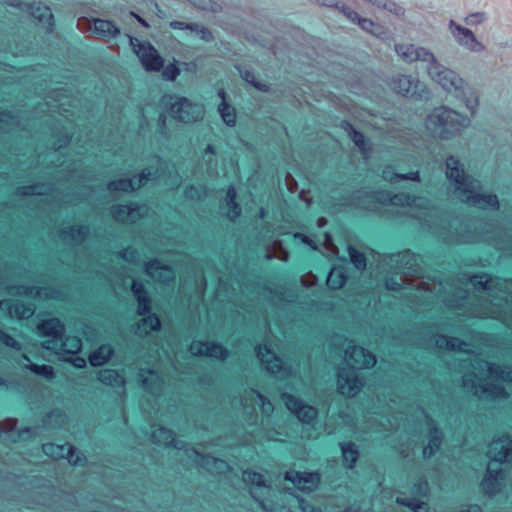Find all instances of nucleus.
Instances as JSON below:
<instances>
[{
	"label": "nucleus",
	"instance_id": "f257e3e1",
	"mask_svg": "<svg viewBox=\"0 0 512 512\" xmlns=\"http://www.w3.org/2000/svg\"><path fill=\"white\" fill-rule=\"evenodd\" d=\"M472 362V359H469ZM473 372L463 376V386L479 398H507L505 388L497 381L512 382V370L477 357L473 359Z\"/></svg>",
	"mask_w": 512,
	"mask_h": 512
},
{
	"label": "nucleus",
	"instance_id": "f03ea898",
	"mask_svg": "<svg viewBox=\"0 0 512 512\" xmlns=\"http://www.w3.org/2000/svg\"><path fill=\"white\" fill-rule=\"evenodd\" d=\"M345 362L350 368H342L338 373V390L346 397H354L362 388L363 381L356 369L373 367L375 356L359 346H348L345 351Z\"/></svg>",
	"mask_w": 512,
	"mask_h": 512
},
{
	"label": "nucleus",
	"instance_id": "7ed1b4c3",
	"mask_svg": "<svg viewBox=\"0 0 512 512\" xmlns=\"http://www.w3.org/2000/svg\"><path fill=\"white\" fill-rule=\"evenodd\" d=\"M460 162H447V178L454 183L455 190L459 193L461 201L482 209H498L499 202L496 195L480 194V182L464 173L458 167Z\"/></svg>",
	"mask_w": 512,
	"mask_h": 512
},
{
	"label": "nucleus",
	"instance_id": "20e7f679",
	"mask_svg": "<svg viewBox=\"0 0 512 512\" xmlns=\"http://www.w3.org/2000/svg\"><path fill=\"white\" fill-rule=\"evenodd\" d=\"M470 119L445 106L435 108L426 118V129L434 138L450 140L470 126Z\"/></svg>",
	"mask_w": 512,
	"mask_h": 512
},
{
	"label": "nucleus",
	"instance_id": "39448f33",
	"mask_svg": "<svg viewBox=\"0 0 512 512\" xmlns=\"http://www.w3.org/2000/svg\"><path fill=\"white\" fill-rule=\"evenodd\" d=\"M431 79L437 82L447 93L465 103L466 108L474 114L478 106V98L470 90L465 81L453 70L439 64L434 57L427 67Z\"/></svg>",
	"mask_w": 512,
	"mask_h": 512
},
{
	"label": "nucleus",
	"instance_id": "423d86ee",
	"mask_svg": "<svg viewBox=\"0 0 512 512\" xmlns=\"http://www.w3.org/2000/svg\"><path fill=\"white\" fill-rule=\"evenodd\" d=\"M488 457L491 462L487 467V473L481 483L482 490L485 494L494 495L502 485L504 472L494 465L501 464L512 460V439L509 436H503L497 440H493L489 445Z\"/></svg>",
	"mask_w": 512,
	"mask_h": 512
},
{
	"label": "nucleus",
	"instance_id": "0eeeda50",
	"mask_svg": "<svg viewBox=\"0 0 512 512\" xmlns=\"http://www.w3.org/2000/svg\"><path fill=\"white\" fill-rule=\"evenodd\" d=\"M162 103L171 118L182 123H194L203 118V105L194 103L186 97L164 95Z\"/></svg>",
	"mask_w": 512,
	"mask_h": 512
},
{
	"label": "nucleus",
	"instance_id": "6e6552de",
	"mask_svg": "<svg viewBox=\"0 0 512 512\" xmlns=\"http://www.w3.org/2000/svg\"><path fill=\"white\" fill-rule=\"evenodd\" d=\"M389 203L395 206L407 207L412 217L428 222L435 210L430 207V201L424 197L411 196L406 193L395 194L389 197Z\"/></svg>",
	"mask_w": 512,
	"mask_h": 512
},
{
	"label": "nucleus",
	"instance_id": "1a4fd4ad",
	"mask_svg": "<svg viewBox=\"0 0 512 512\" xmlns=\"http://www.w3.org/2000/svg\"><path fill=\"white\" fill-rule=\"evenodd\" d=\"M7 4L23 14L32 16L46 32L51 33L54 30L55 21L50 7L40 2L27 3L20 0H9Z\"/></svg>",
	"mask_w": 512,
	"mask_h": 512
},
{
	"label": "nucleus",
	"instance_id": "9d476101",
	"mask_svg": "<svg viewBox=\"0 0 512 512\" xmlns=\"http://www.w3.org/2000/svg\"><path fill=\"white\" fill-rule=\"evenodd\" d=\"M130 45L146 71L159 72L163 68V58L149 42H141L131 37Z\"/></svg>",
	"mask_w": 512,
	"mask_h": 512
},
{
	"label": "nucleus",
	"instance_id": "9b49d317",
	"mask_svg": "<svg viewBox=\"0 0 512 512\" xmlns=\"http://www.w3.org/2000/svg\"><path fill=\"white\" fill-rule=\"evenodd\" d=\"M256 353L265 369L271 374L281 379L288 378L293 374V369L285 366L283 360L277 357L266 345L258 346Z\"/></svg>",
	"mask_w": 512,
	"mask_h": 512
},
{
	"label": "nucleus",
	"instance_id": "f8f14e48",
	"mask_svg": "<svg viewBox=\"0 0 512 512\" xmlns=\"http://www.w3.org/2000/svg\"><path fill=\"white\" fill-rule=\"evenodd\" d=\"M392 89L405 97L425 98L427 91L425 85L412 76L399 75L391 82Z\"/></svg>",
	"mask_w": 512,
	"mask_h": 512
},
{
	"label": "nucleus",
	"instance_id": "ddd939ff",
	"mask_svg": "<svg viewBox=\"0 0 512 512\" xmlns=\"http://www.w3.org/2000/svg\"><path fill=\"white\" fill-rule=\"evenodd\" d=\"M43 347L47 350L53 351L64 359V357L73 356L80 352L82 342L81 339L76 336H67L65 338L61 336L56 340H46L43 343Z\"/></svg>",
	"mask_w": 512,
	"mask_h": 512
},
{
	"label": "nucleus",
	"instance_id": "4468645a",
	"mask_svg": "<svg viewBox=\"0 0 512 512\" xmlns=\"http://www.w3.org/2000/svg\"><path fill=\"white\" fill-rule=\"evenodd\" d=\"M42 450L53 459H67L73 465H81L85 461V457L70 444L46 443L43 444Z\"/></svg>",
	"mask_w": 512,
	"mask_h": 512
},
{
	"label": "nucleus",
	"instance_id": "2eb2a0df",
	"mask_svg": "<svg viewBox=\"0 0 512 512\" xmlns=\"http://www.w3.org/2000/svg\"><path fill=\"white\" fill-rule=\"evenodd\" d=\"M449 30L455 41L465 49L471 52H482L485 49L470 29L457 24L453 20L449 22Z\"/></svg>",
	"mask_w": 512,
	"mask_h": 512
},
{
	"label": "nucleus",
	"instance_id": "dca6fc26",
	"mask_svg": "<svg viewBox=\"0 0 512 512\" xmlns=\"http://www.w3.org/2000/svg\"><path fill=\"white\" fill-rule=\"evenodd\" d=\"M282 399L289 411L297 416L303 423H311L317 416V410L311 405L304 404L300 399L284 393Z\"/></svg>",
	"mask_w": 512,
	"mask_h": 512
},
{
	"label": "nucleus",
	"instance_id": "f3484780",
	"mask_svg": "<svg viewBox=\"0 0 512 512\" xmlns=\"http://www.w3.org/2000/svg\"><path fill=\"white\" fill-rule=\"evenodd\" d=\"M75 132V126L72 123L64 125L56 123L50 133L49 144L54 151L68 147Z\"/></svg>",
	"mask_w": 512,
	"mask_h": 512
},
{
	"label": "nucleus",
	"instance_id": "a211bd4d",
	"mask_svg": "<svg viewBox=\"0 0 512 512\" xmlns=\"http://www.w3.org/2000/svg\"><path fill=\"white\" fill-rule=\"evenodd\" d=\"M395 51L406 62L421 61L430 63L434 61V54L426 48L416 47L413 44H396Z\"/></svg>",
	"mask_w": 512,
	"mask_h": 512
},
{
	"label": "nucleus",
	"instance_id": "6ab92c4d",
	"mask_svg": "<svg viewBox=\"0 0 512 512\" xmlns=\"http://www.w3.org/2000/svg\"><path fill=\"white\" fill-rule=\"evenodd\" d=\"M148 211L145 205H115L111 209L113 218L118 222L134 223Z\"/></svg>",
	"mask_w": 512,
	"mask_h": 512
},
{
	"label": "nucleus",
	"instance_id": "aec40b11",
	"mask_svg": "<svg viewBox=\"0 0 512 512\" xmlns=\"http://www.w3.org/2000/svg\"><path fill=\"white\" fill-rule=\"evenodd\" d=\"M189 350L195 356H208L221 360L228 356V351L215 342L194 341L191 343Z\"/></svg>",
	"mask_w": 512,
	"mask_h": 512
},
{
	"label": "nucleus",
	"instance_id": "412c9836",
	"mask_svg": "<svg viewBox=\"0 0 512 512\" xmlns=\"http://www.w3.org/2000/svg\"><path fill=\"white\" fill-rule=\"evenodd\" d=\"M341 13L352 23H357L362 30L369 32L376 37H380L383 34V27L381 25L368 18L360 17L356 11L352 10L347 5H342Z\"/></svg>",
	"mask_w": 512,
	"mask_h": 512
},
{
	"label": "nucleus",
	"instance_id": "4be33fe9",
	"mask_svg": "<svg viewBox=\"0 0 512 512\" xmlns=\"http://www.w3.org/2000/svg\"><path fill=\"white\" fill-rule=\"evenodd\" d=\"M285 479L291 481L298 489L302 491L314 490L319 481L320 476L317 473H300L297 471H288Z\"/></svg>",
	"mask_w": 512,
	"mask_h": 512
},
{
	"label": "nucleus",
	"instance_id": "5701e85b",
	"mask_svg": "<svg viewBox=\"0 0 512 512\" xmlns=\"http://www.w3.org/2000/svg\"><path fill=\"white\" fill-rule=\"evenodd\" d=\"M150 177V173L143 171L139 176H135L132 179H118L109 182L107 189L110 191H123L129 192L140 188L144 185Z\"/></svg>",
	"mask_w": 512,
	"mask_h": 512
},
{
	"label": "nucleus",
	"instance_id": "b1692460",
	"mask_svg": "<svg viewBox=\"0 0 512 512\" xmlns=\"http://www.w3.org/2000/svg\"><path fill=\"white\" fill-rule=\"evenodd\" d=\"M145 270L154 280L161 283H168L175 277L174 271L170 267L162 265L158 260L148 262Z\"/></svg>",
	"mask_w": 512,
	"mask_h": 512
},
{
	"label": "nucleus",
	"instance_id": "393cba45",
	"mask_svg": "<svg viewBox=\"0 0 512 512\" xmlns=\"http://www.w3.org/2000/svg\"><path fill=\"white\" fill-rule=\"evenodd\" d=\"M37 330L40 336L48 337V340H56L63 336L64 325L59 319L51 318L38 324Z\"/></svg>",
	"mask_w": 512,
	"mask_h": 512
},
{
	"label": "nucleus",
	"instance_id": "a878e982",
	"mask_svg": "<svg viewBox=\"0 0 512 512\" xmlns=\"http://www.w3.org/2000/svg\"><path fill=\"white\" fill-rule=\"evenodd\" d=\"M0 308L7 309L11 317L28 319L34 314V308L21 301L3 300L0 301Z\"/></svg>",
	"mask_w": 512,
	"mask_h": 512
},
{
	"label": "nucleus",
	"instance_id": "bb28decb",
	"mask_svg": "<svg viewBox=\"0 0 512 512\" xmlns=\"http://www.w3.org/2000/svg\"><path fill=\"white\" fill-rule=\"evenodd\" d=\"M342 128L347 132L351 141L363 154V160H368L367 153L370 151V143L366 139L365 135L362 132L356 130L355 127L348 121H343Z\"/></svg>",
	"mask_w": 512,
	"mask_h": 512
},
{
	"label": "nucleus",
	"instance_id": "cd10ccee",
	"mask_svg": "<svg viewBox=\"0 0 512 512\" xmlns=\"http://www.w3.org/2000/svg\"><path fill=\"white\" fill-rule=\"evenodd\" d=\"M90 29L98 36L107 38H114L120 33V30L113 21L99 18L93 19Z\"/></svg>",
	"mask_w": 512,
	"mask_h": 512
},
{
	"label": "nucleus",
	"instance_id": "c85d7f7f",
	"mask_svg": "<svg viewBox=\"0 0 512 512\" xmlns=\"http://www.w3.org/2000/svg\"><path fill=\"white\" fill-rule=\"evenodd\" d=\"M143 387L151 394H159L162 390L163 381L159 375L153 370H142L140 372Z\"/></svg>",
	"mask_w": 512,
	"mask_h": 512
},
{
	"label": "nucleus",
	"instance_id": "c756f323",
	"mask_svg": "<svg viewBox=\"0 0 512 512\" xmlns=\"http://www.w3.org/2000/svg\"><path fill=\"white\" fill-rule=\"evenodd\" d=\"M151 439L154 443L160 445H173L177 449H181L179 441L175 439L174 433L162 426L155 427L151 433Z\"/></svg>",
	"mask_w": 512,
	"mask_h": 512
},
{
	"label": "nucleus",
	"instance_id": "7c9ffc66",
	"mask_svg": "<svg viewBox=\"0 0 512 512\" xmlns=\"http://www.w3.org/2000/svg\"><path fill=\"white\" fill-rule=\"evenodd\" d=\"M132 292L138 301V314H147L150 311V299L144 285L141 282L133 281Z\"/></svg>",
	"mask_w": 512,
	"mask_h": 512
},
{
	"label": "nucleus",
	"instance_id": "2f4dec72",
	"mask_svg": "<svg viewBox=\"0 0 512 512\" xmlns=\"http://www.w3.org/2000/svg\"><path fill=\"white\" fill-rule=\"evenodd\" d=\"M98 380L111 387H123L125 384L124 378L117 371L112 369L99 371Z\"/></svg>",
	"mask_w": 512,
	"mask_h": 512
},
{
	"label": "nucleus",
	"instance_id": "473e14b6",
	"mask_svg": "<svg viewBox=\"0 0 512 512\" xmlns=\"http://www.w3.org/2000/svg\"><path fill=\"white\" fill-rule=\"evenodd\" d=\"M436 346L440 349H447L452 351H466L467 344L456 337H446L439 335L436 338Z\"/></svg>",
	"mask_w": 512,
	"mask_h": 512
},
{
	"label": "nucleus",
	"instance_id": "72a5a7b5",
	"mask_svg": "<svg viewBox=\"0 0 512 512\" xmlns=\"http://www.w3.org/2000/svg\"><path fill=\"white\" fill-rule=\"evenodd\" d=\"M341 451L344 465L348 468H353L359 457L357 446L352 442L342 443Z\"/></svg>",
	"mask_w": 512,
	"mask_h": 512
},
{
	"label": "nucleus",
	"instance_id": "f704fd0d",
	"mask_svg": "<svg viewBox=\"0 0 512 512\" xmlns=\"http://www.w3.org/2000/svg\"><path fill=\"white\" fill-rule=\"evenodd\" d=\"M347 280L345 270L342 267H334L331 269L327 277V286L331 289H340Z\"/></svg>",
	"mask_w": 512,
	"mask_h": 512
},
{
	"label": "nucleus",
	"instance_id": "c9c22d12",
	"mask_svg": "<svg viewBox=\"0 0 512 512\" xmlns=\"http://www.w3.org/2000/svg\"><path fill=\"white\" fill-rule=\"evenodd\" d=\"M113 349L110 345H102L89 356V361L92 366H102L111 357Z\"/></svg>",
	"mask_w": 512,
	"mask_h": 512
},
{
	"label": "nucleus",
	"instance_id": "e433bc0d",
	"mask_svg": "<svg viewBox=\"0 0 512 512\" xmlns=\"http://www.w3.org/2000/svg\"><path fill=\"white\" fill-rule=\"evenodd\" d=\"M382 176H383L384 180L391 182V183H396L401 180H412V181L419 180V173L417 171L409 172L407 174H400V173H395L390 166L386 167L383 170Z\"/></svg>",
	"mask_w": 512,
	"mask_h": 512
},
{
	"label": "nucleus",
	"instance_id": "4c0bfd02",
	"mask_svg": "<svg viewBox=\"0 0 512 512\" xmlns=\"http://www.w3.org/2000/svg\"><path fill=\"white\" fill-rule=\"evenodd\" d=\"M161 327L159 318L156 315H149L143 318L137 325V333L149 334L152 331H158Z\"/></svg>",
	"mask_w": 512,
	"mask_h": 512
},
{
	"label": "nucleus",
	"instance_id": "58836bf2",
	"mask_svg": "<svg viewBox=\"0 0 512 512\" xmlns=\"http://www.w3.org/2000/svg\"><path fill=\"white\" fill-rule=\"evenodd\" d=\"M199 463L211 473H222L228 469V464L225 461L210 456H202Z\"/></svg>",
	"mask_w": 512,
	"mask_h": 512
},
{
	"label": "nucleus",
	"instance_id": "ea45409f",
	"mask_svg": "<svg viewBox=\"0 0 512 512\" xmlns=\"http://www.w3.org/2000/svg\"><path fill=\"white\" fill-rule=\"evenodd\" d=\"M88 232V228L85 226H72L64 231V238L79 244L86 239Z\"/></svg>",
	"mask_w": 512,
	"mask_h": 512
},
{
	"label": "nucleus",
	"instance_id": "a19ab883",
	"mask_svg": "<svg viewBox=\"0 0 512 512\" xmlns=\"http://www.w3.org/2000/svg\"><path fill=\"white\" fill-rule=\"evenodd\" d=\"M236 190L234 187H229L226 193V204L229 207L227 216L231 220H235L240 216L241 208L236 203Z\"/></svg>",
	"mask_w": 512,
	"mask_h": 512
},
{
	"label": "nucleus",
	"instance_id": "79ce46f5",
	"mask_svg": "<svg viewBox=\"0 0 512 512\" xmlns=\"http://www.w3.org/2000/svg\"><path fill=\"white\" fill-rule=\"evenodd\" d=\"M218 111L221 115L222 120L227 126L233 127L236 124V111L233 106L227 103V101L221 102L218 107Z\"/></svg>",
	"mask_w": 512,
	"mask_h": 512
},
{
	"label": "nucleus",
	"instance_id": "37998d69",
	"mask_svg": "<svg viewBox=\"0 0 512 512\" xmlns=\"http://www.w3.org/2000/svg\"><path fill=\"white\" fill-rule=\"evenodd\" d=\"M22 358L29 362V364L26 365V368L32 371L33 373L37 375H42L47 379H51L54 376V369L50 365H37L30 362L29 357L26 354L22 355Z\"/></svg>",
	"mask_w": 512,
	"mask_h": 512
},
{
	"label": "nucleus",
	"instance_id": "c03bdc74",
	"mask_svg": "<svg viewBox=\"0 0 512 512\" xmlns=\"http://www.w3.org/2000/svg\"><path fill=\"white\" fill-rule=\"evenodd\" d=\"M441 434L437 428H433L431 431L428 445L423 449V455L425 458L431 457L440 447Z\"/></svg>",
	"mask_w": 512,
	"mask_h": 512
},
{
	"label": "nucleus",
	"instance_id": "a18cd8bd",
	"mask_svg": "<svg viewBox=\"0 0 512 512\" xmlns=\"http://www.w3.org/2000/svg\"><path fill=\"white\" fill-rule=\"evenodd\" d=\"M240 75L245 82L253 86L255 89L265 93L270 91V87L268 84L256 80L253 71L246 69L240 71Z\"/></svg>",
	"mask_w": 512,
	"mask_h": 512
},
{
	"label": "nucleus",
	"instance_id": "49530a36",
	"mask_svg": "<svg viewBox=\"0 0 512 512\" xmlns=\"http://www.w3.org/2000/svg\"><path fill=\"white\" fill-rule=\"evenodd\" d=\"M473 285L478 289L491 290L498 282L487 274L475 275L471 279Z\"/></svg>",
	"mask_w": 512,
	"mask_h": 512
},
{
	"label": "nucleus",
	"instance_id": "de8ad7c7",
	"mask_svg": "<svg viewBox=\"0 0 512 512\" xmlns=\"http://www.w3.org/2000/svg\"><path fill=\"white\" fill-rule=\"evenodd\" d=\"M0 123L14 128L20 127L21 121L18 115L10 110L0 111Z\"/></svg>",
	"mask_w": 512,
	"mask_h": 512
},
{
	"label": "nucleus",
	"instance_id": "09e8293b",
	"mask_svg": "<svg viewBox=\"0 0 512 512\" xmlns=\"http://www.w3.org/2000/svg\"><path fill=\"white\" fill-rule=\"evenodd\" d=\"M348 253L351 262L357 269L362 270L366 267V257L363 253L359 252L352 246L348 248Z\"/></svg>",
	"mask_w": 512,
	"mask_h": 512
},
{
	"label": "nucleus",
	"instance_id": "8fccbe9b",
	"mask_svg": "<svg viewBox=\"0 0 512 512\" xmlns=\"http://www.w3.org/2000/svg\"><path fill=\"white\" fill-rule=\"evenodd\" d=\"M243 481L258 487L265 486V480L262 474L252 471H244L242 475Z\"/></svg>",
	"mask_w": 512,
	"mask_h": 512
},
{
	"label": "nucleus",
	"instance_id": "3c124183",
	"mask_svg": "<svg viewBox=\"0 0 512 512\" xmlns=\"http://www.w3.org/2000/svg\"><path fill=\"white\" fill-rule=\"evenodd\" d=\"M250 394L256 399V401L261 404L262 412L269 415L273 411V405L269 400H267L262 394H260L256 390H251Z\"/></svg>",
	"mask_w": 512,
	"mask_h": 512
},
{
	"label": "nucleus",
	"instance_id": "603ef678",
	"mask_svg": "<svg viewBox=\"0 0 512 512\" xmlns=\"http://www.w3.org/2000/svg\"><path fill=\"white\" fill-rule=\"evenodd\" d=\"M162 76L167 81H174L180 75V69L174 63L163 66Z\"/></svg>",
	"mask_w": 512,
	"mask_h": 512
},
{
	"label": "nucleus",
	"instance_id": "864d4df0",
	"mask_svg": "<svg viewBox=\"0 0 512 512\" xmlns=\"http://www.w3.org/2000/svg\"><path fill=\"white\" fill-rule=\"evenodd\" d=\"M487 19L484 12H475L467 15L464 19L465 24L475 26L483 23Z\"/></svg>",
	"mask_w": 512,
	"mask_h": 512
},
{
	"label": "nucleus",
	"instance_id": "5fc2aeb1",
	"mask_svg": "<svg viewBox=\"0 0 512 512\" xmlns=\"http://www.w3.org/2000/svg\"><path fill=\"white\" fill-rule=\"evenodd\" d=\"M0 341L7 347L13 348L15 350H21V344L15 340L12 336L7 334L4 331H0Z\"/></svg>",
	"mask_w": 512,
	"mask_h": 512
},
{
	"label": "nucleus",
	"instance_id": "6e6d98bb",
	"mask_svg": "<svg viewBox=\"0 0 512 512\" xmlns=\"http://www.w3.org/2000/svg\"><path fill=\"white\" fill-rule=\"evenodd\" d=\"M171 27L173 29H181V30H184V29H189L191 31H196L198 32L199 31V25L196 24V23H185L183 21H173L171 22Z\"/></svg>",
	"mask_w": 512,
	"mask_h": 512
},
{
	"label": "nucleus",
	"instance_id": "4d7b16f0",
	"mask_svg": "<svg viewBox=\"0 0 512 512\" xmlns=\"http://www.w3.org/2000/svg\"><path fill=\"white\" fill-rule=\"evenodd\" d=\"M44 192V187L40 185L25 186L21 188V193L24 195H42Z\"/></svg>",
	"mask_w": 512,
	"mask_h": 512
},
{
	"label": "nucleus",
	"instance_id": "13d9d810",
	"mask_svg": "<svg viewBox=\"0 0 512 512\" xmlns=\"http://www.w3.org/2000/svg\"><path fill=\"white\" fill-rule=\"evenodd\" d=\"M397 503L410 507L417 512H420V510L423 509V505L421 503H418L416 500H407L405 498L398 497Z\"/></svg>",
	"mask_w": 512,
	"mask_h": 512
},
{
	"label": "nucleus",
	"instance_id": "bf43d9fd",
	"mask_svg": "<svg viewBox=\"0 0 512 512\" xmlns=\"http://www.w3.org/2000/svg\"><path fill=\"white\" fill-rule=\"evenodd\" d=\"M65 361H70L74 367L76 368H83L86 366V360L82 357H79V356H69V357H64Z\"/></svg>",
	"mask_w": 512,
	"mask_h": 512
},
{
	"label": "nucleus",
	"instance_id": "052dcab7",
	"mask_svg": "<svg viewBox=\"0 0 512 512\" xmlns=\"http://www.w3.org/2000/svg\"><path fill=\"white\" fill-rule=\"evenodd\" d=\"M157 126L161 134L167 133V116L165 113H160L157 119Z\"/></svg>",
	"mask_w": 512,
	"mask_h": 512
},
{
	"label": "nucleus",
	"instance_id": "680f3d73",
	"mask_svg": "<svg viewBox=\"0 0 512 512\" xmlns=\"http://www.w3.org/2000/svg\"><path fill=\"white\" fill-rule=\"evenodd\" d=\"M412 260L413 257L409 252L393 256V261H395L396 263H405V265L409 264Z\"/></svg>",
	"mask_w": 512,
	"mask_h": 512
},
{
	"label": "nucleus",
	"instance_id": "e2e57ef3",
	"mask_svg": "<svg viewBox=\"0 0 512 512\" xmlns=\"http://www.w3.org/2000/svg\"><path fill=\"white\" fill-rule=\"evenodd\" d=\"M299 507L303 512H321V509L312 507L307 501L300 499Z\"/></svg>",
	"mask_w": 512,
	"mask_h": 512
},
{
	"label": "nucleus",
	"instance_id": "0e129e2a",
	"mask_svg": "<svg viewBox=\"0 0 512 512\" xmlns=\"http://www.w3.org/2000/svg\"><path fill=\"white\" fill-rule=\"evenodd\" d=\"M317 2L326 7H335L341 12L343 3H339L337 0H317Z\"/></svg>",
	"mask_w": 512,
	"mask_h": 512
},
{
	"label": "nucleus",
	"instance_id": "69168bd1",
	"mask_svg": "<svg viewBox=\"0 0 512 512\" xmlns=\"http://www.w3.org/2000/svg\"><path fill=\"white\" fill-rule=\"evenodd\" d=\"M385 285L388 290L392 291L400 290L402 286L400 282L394 280L393 278L387 279Z\"/></svg>",
	"mask_w": 512,
	"mask_h": 512
},
{
	"label": "nucleus",
	"instance_id": "338daca9",
	"mask_svg": "<svg viewBox=\"0 0 512 512\" xmlns=\"http://www.w3.org/2000/svg\"><path fill=\"white\" fill-rule=\"evenodd\" d=\"M294 237L295 238H299L303 243L307 244L308 246H310L311 248L313 249H317L316 245L314 244V242L312 240H310L307 236H305L304 234H301V233H295L294 234Z\"/></svg>",
	"mask_w": 512,
	"mask_h": 512
},
{
	"label": "nucleus",
	"instance_id": "774afa93",
	"mask_svg": "<svg viewBox=\"0 0 512 512\" xmlns=\"http://www.w3.org/2000/svg\"><path fill=\"white\" fill-rule=\"evenodd\" d=\"M121 257L128 261H134L136 258V252L133 249H125L121 253Z\"/></svg>",
	"mask_w": 512,
	"mask_h": 512
}]
</instances>
